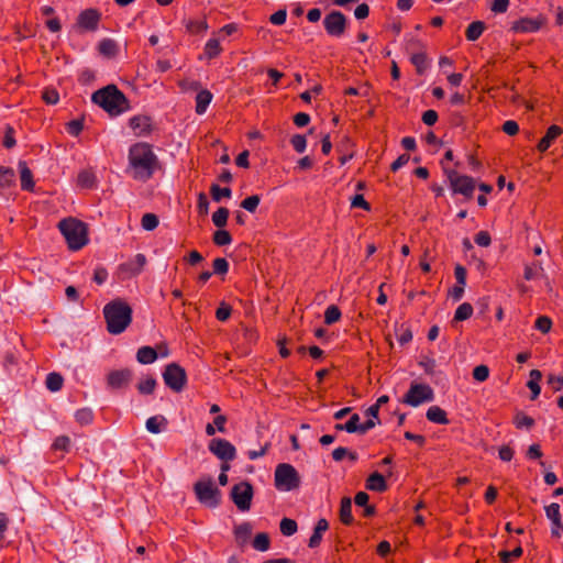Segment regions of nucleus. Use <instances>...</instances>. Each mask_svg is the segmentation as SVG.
Returning a JSON list of instances; mask_svg holds the SVG:
<instances>
[{
	"mask_svg": "<svg viewBox=\"0 0 563 563\" xmlns=\"http://www.w3.org/2000/svg\"><path fill=\"white\" fill-rule=\"evenodd\" d=\"M136 360L141 364H152L157 360V352L151 346H142L137 350Z\"/></svg>",
	"mask_w": 563,
	"mask_h": 563,
	"instance_id": "obj_26",
	"label": "nucleus"
},
{
	"mask_svg": "<svg viewBox=\"0 0 563 563\" xmlns=\"http://www.w3.org/2000/svg\"><path fill=\"white\" fill-rule=\"evenodd\" d=\"M133 372L130 368L114 369L107 375V385L111 389H122L130 385Z\"/></svg>",
	"mask_w": 563,
	"mask_h": 563,
	"instance_id": "obj_14",
	"label": "nucleus"
},
{
	"mask_svg": "<svg viewBox=\"0 0 563 563\" xmlns=\"http://www.w3.org/2000/svg\"><path fill=\"white\" fill-rule=\"evenodd\" d=\"M64 384V378L59 373H49L46 376L45 385L46 388L51 391H58L62 389Z\"/></svg>",
	"mask_w": 563,
	"mask_h": 563,
	"instance_id": "obj_31",
	"label": "nucleus"
},
{
	"mask_svg": "<svg viewBox=\"0 0 563 563\" xmlns=\"http://www.w3.org/2000/svg\"><path fill=\"white\" fill-rule=\"evenodd\" d=\"M426 417L429 421L434 422V423H439V424H448L449 423L446 412L439 406H431L427 410Z\"/></svg>",
	"mask_w": 563,
	"mask_h": 563,
	"instance_id": "obj_24",
	"label": "nucleus"
},
{
	"mask_svg": "<svg viewBox=\"0 0 563 563\" xmlns=\"http://www.w3.org/2000/svg\"><path fill=\"white\" fill-rule=\"evenodd\" d=\"M340 318H341V311L336 306L331 305L325 309L324 322L327 324L335 323L340 320Z\"/></svg>",
	"mask_w": 563,
	"mask_h": 563,
	"instance_id": "obj_44",
	"label": "nucleus"
},
{
	"mask_svg": "<svg viewBox=\"0 0 563 563\" xmlns=\"http://www.w3.org/2000/svg\"><path fill=\"white\" fill-rule=\"evenodd\" d=\"M412 340V332L408 327L401 325L398 333V342L401 345L409 343Z\"/></svg>",
	"mask_w": 563,
	"mask_h": 563,
	"instance_id": "obj_60",
	"label": "nucleus"
},
{
	"mask_svg": "<svg viewBox=\"0 0 563 563\" xmlns=\"http://www.w3.org/2000/svg\"><path fill=\"white\" fill-rule=\"evenodd\" d=\"M279 528L284 536L290 537L297 532L298 526L294 519L284 518L279 523Z\"/></svg>",
	"mask_w": 563,
	"mask_h": 563,
	"instance_id": "obj_41",
	"label": "nucleus"
},
{
	"mask_svg": "<svg viewBox=\"0 0 563 563\" xmlns=\"http://www.w3.org/2000/svg\"><path fill=\"white\" fill-rule=\"evenodd\" d=\"M75 419L80 426L90 424L93 421V412L90 408L78 409Z\"/></svg>",
	"mask_w": 563,
	"mask_h": 563,
	"instance_id": "obj_39",
	"label": "nucleus"
},
{
	"mask_svg": "<svg viewBox=\"0 0 563 563\" xmlns=\"http://www.w3.org/2000/svg\"><path fill=\"white\" fill-rule=\"evenodd\" d=\"M346 18L341 11H331L323 19V25L330 36L340 37L346 29Z\"/></svg>",
	"mask_w": 563,
	"mask_h": 563,
	"instance_id": "obj_12",
	"label": "nucleus"
},
{
	"mask_svg": "<svg viewBox=\"0 0 563 563\" xmlns=\"http://www.w3.org/2000/svg\"><path fill=\"white\" fill-rule=\"evenodd\" d=\"M103 316L108 332L111 334H120L124 332L132 322V308L123 299L117 298L103 307Z\"/></svg>",
	"mask_w": 563,
	"mask_h": 563,
	"instance_id": "obj_2",
	"label": "nucleus"
},
{
	"mask_svg": "<svg viewBox=\"0 0 563 563\" xmlns=\"http://www.w3.org/2000/svg\"><path fill=\"white\" fill-rule=\"evenodd\" d=\"M411 63L415 65L418 74H423L428 67V57L424 53H416L410 57Z\"/></svg>",
	"mask_w": 563,
	"mask_h": 563,
	"instance_id": "obj_40",
	"label": "nucleus"
},
{
	"mask_svg": "<svg viewBox=\"0 0 563 563\" xmlns=\"http://www.w3.org/2000/svg\"><path fill=\"white\" fill-rule=\"evenodd\" d=\"M93 103L101 107L110 115H120L130 109L129 100L114 85H108L91 96Z\"/></svg>",
	"mask_w": 563,
	"mask_h": 563,
	"instance_id": "obj_3",
	"label": "nucleus"
},
{
	"mask_svg": "<svg viewBox=\"0 0 563 563\" xmlns=\"http://www.w3.org/2000/svg\"><path fill=\"white\" fill-rule=\"evenodd\" d=\"M287 18L286 10H278L274 14L271 15L269 21L275 25H282L285 23Z\"/></svg>",
	"mask_w": 563,
	"mask_h": 563,
	"instance_id": "obj_63",
	"label": "nucleus"
},
{
	"mask_svg": "<svg viewBox=\"0 0 563 563\" xmlns=\"http://www.w3.org/2000/svg\"><path fill=\"white\" fill-rule=\"evenodd\" d=\"M209 451L223 462L233 461L236 450L232 443L225 439L216 438L209 442Z\"/></svg>",
	"mask_w": 563,
	"mask_h": 563,
	"instance_id": "obj_13",
	"label": "nucleus"
},
{
	"mask_svg": "<svg viewBox=\"0 0 563 563\" xmlns=\"http://www.w3.org/2000/svg\"><path fill=\"white\" fill-rule=\"evenodd\" d=\"M130 126L139 135L146 134L150 132L151 120L145 115H135L130 119Z\"/></svg>",
	"mask_w": 563,
	"mask_h": 563,
	"instance_id": "obj_20",
	"label": "nucleus"
},
{
	"mask_svg": "<svg viewBox=\"0 0 563 563\" xmlns=\"http://www.w3.org/2000/svg\"><path fill=\"white\" fill-rule=\"evenodd\" d=\"M340 520L345 526H350L354 521V518L352 516V501L351 498L349 497H343L341 499Z\"/></svg>",
	"mask_w": 563,
	"mask_h": 563,
	"instance_id": "obj_21",
	"label": "nucleus"
},
{
	"mask_svg": "<svg viewBox=\"0 0 563 563\" xmlns=\"http://www.w3.org/2000/svg\"><path fill=\"white\" fill-rule=\"evenodd\" d=\"M547 384L552 388L554 393L560 391L563 387V375L555 376L553 374L548 375Z\"/></svg>",
	"mask_w": 563,
	"mask_h": 563,
	"instance_id": "obj_55",
	"label": "nucleus"
},
{
	"mask_svg": "<svg viewBox=\"0 0 563 563\" xmlns=\"http://www.w3.org/2000/svg\"><path fill=\"white\" fill-rule=\"evenodd\" d=\"M229 217V210L227 208H219L213 214H212V222L218 228H223L227 224Z\"/></svg>",
	"mask_w": 563,
	"mask_h": 563,
	"instance_id": "obj_43",
	"label": "nucleus"
},
{
	"mask_svg": "<svg viewBox=\"0 0 563 563\" xmlns=\"http://www.w3.org/2000/svg\"><path fill=\"white\" fill-rule=\"evenodd\" d=\"M117 48V43L111 38H104L99 43V52L107 57L114 56Z\"/></svg>",
	"mask_w": 563,
	"mask_h": 563,
	"instance_id": "obj_38",
	"label": "nucleus"
},
{
	"mask_svg": "<svg viewBox=\"0 0 563 563\" xmlns=\"http://www.w3.org/2000/svg\"><path fill=\"white\" fill-rule=\"evenodd\" d=\"M156 384V379L153 376H146L139 382L136 388L142 395H152L155 390Z\"/></svg>",
	"mask_w": 563,
	"mask_h": 563,
	"instance_id": "obj_32",
	"label": "nucleus"
},
{
	"mask_svg": "<svg viewBox=\"0 0 563 563\" xmlns=\"http://www.w3.org/2000/svg\"><path fill=\"white\" fill-rule=\"evenodd\" d=\"M503 131L508 135H516L519 132V125L514 120H508L503 124Z\"/></svg>",
	"mask_w": 563,
	"mask_h": 563,
	"instance_id": "obj_62",
	"label": "nucleus"
},
{
	"mask_svg": "<svg viewBox=\"0 0 563 563\" xmlns=\"http://www.w3.org/2000/svg\"><path fill=\"white\" fill-rule=\"evenodd\" d=\"M485 30V24L482 21H475L467 26L466 38L468 41H476Z\"/></svg>",
	"mask_w": 563,
	"mask_h": 563,
	"instance_id": "obj_34",
	"label": "nucleus"
},
{
	"mask_svg": "<svg viewBox=\"0 0 563 563\" xmlns=\"http://www.w3.org/2000/svg\"><path fill=\"white\" fill-rule=\"evenodd\" d=\"M444 174L450 183L453 194H461L466 198L473 197L476 187L474 178L466 175H460L456 170L448 167H444Z\"/></svg>",
	"mask_w": 563,
	"mask_h": 563,
	"instance_id": "obj_6",
	"label": "nucleus"
},
{
	"mask_svg": "<svg viewBox=\"0 0 563 563\" xmlns=\"http://www.w3.org/2000/svg\"><path fill=\"white\" fill-rule=\"evenodd\" d=\"M329 529V523L324 518H321L318 520L313 533L309 539V548H317L319 547L321 540H322V533L325 532Z\"/></svg>",
	"mask_w": 563,
	"mask_h": 563,
	"instance_id": "obj_19",
	"label": "nucleus"
},
{
	"mask_svg": "<svg viewBox=\"0 0 563 563\" xmlns=\"http://www.w3.org/2000/svg\"><path fill=\"white\" fill-rule=\"evenodd\" d=\"M253 486L249 482H240L231 489V499L241 511H247L251 508L253 498Z\"/></svg>",
	"mask_w": 563,
	"mask_h": 563,
	"instance_id": "obj_10",
	"label": "nucleus"
},
{
	"mask_svg": "<svg viewBox=\"0 0 563 563\" xmlns=\"http://www.w3.org/2000/svg\"><path fill=\"white\" fill-rule=\"evenodd\" d=\"M542 271H543V268L541 266V263L536 262L532 265H527L525 267V275H523V277L527 280H531V279L537 277L538 272H542Z\"/></svg>",
	"mask_w": 563,
	"mask_h": 563,
	"instance_id": "obj_53",
	"label": "nucleus"
},
{
	"mask_svg": "<svg viewBox=\"0 0 563 563\" xmlns=\"http://www.w3.org/2000/svg\"><path fill=\"white\" fill-rule=\"evenodd\" d=\"M365 486L368 490L377 493H384L388 488L385 477L378 472H374L367 477Z\"/></svg>",
	"mask_w": 563,
	"mask_h": 563,
	"instance_id": "obj_16",
	"label": "nucleus"
},
{
	"mask_svg": "<svg viewBox=\"0 0 563 563\" xmlns=\"http://www.w3.org/2000/svg\"><path fill=\"white\" fill-rule=\"evenodd\" d=\"M194 490L200 503L209 507H217L220 504V490L214 486L212 478L196 482Z\"/></svg>",
	"mask_w": 563,
	"mask_h": 563,
	"instance_id": "obj_7",
	"label": "nucleus"
},
{
	"mask_svg": "<svg viewBox=\"0 0 563 563\" xmlns=\"http://www.w3.org/2000/svg\"><path fill=\"white\" fill-rule=\"evenodd\" d=\"M290 143H291L292 147L295 148V151L298 153H303L307 148V140H306L305 135L295 134L291 137Z\"/></svg>",
	"mask_w": 563,
	"mask_h": 563,
	"instance_id": "obj_51",
	"label": "nucleus"
},
{
	"mask_svg": "<svg viewBox=\"0 0 563 563\" xmlns=\"http://www.w3.org/2000/svg\"><path fill=\"white\" fill-rule=\"evenodd\" d=\"M489 376V368L488 366L482 364V365H477L474 369H473V378L477 382H485Z\"/></svg>",
	"mask_w": 563,
	"mask_h": 563,
	"instance_id": "obj_52",
	"label": "nucleus"
},
{
	"mask_svg": "<svg viewBox=\"0 0 563 563\" xmlns=\"http://www.w3.org/2000/svg\"><path fill=\"white\" fill-rule=\"evenodd\" d=\"M563 132V130L558 126V125H551L545 135L540 140V142L538 143V150L540 152H545L552 144V142L559 136L561 135Z\"/></svg>",
	"mask_w": 563,
	"mask_h": 563,
	"instance_id": "obj_18",
	"label": "nucleus"
},
{
	"mask_svg": "<svg viewBox=\"0 0 563 563\" xmlns=\"http://www.w3.org/2000/svg\"><path fill=\"white\" fill-rule=\"evenodd\" d=\"M473 306L468 302H464L457 307L454 313L453 321H464L472 317L473 314Z\"/></svg>",
	"mask_w": 563,
	"mask_h": 563,
	"instance_id": "obj_35",
	"label": "nucleus"
},
{
	"mask_svg": "<svg viewBox=\"0 0 563 563\" xmlns=\"http://www.w3.org/2000/svg\"><path fill=\"white\" fill-rule=\"evenodd\" d=\"M234 538L240 547H244L252 536V525L250 522H242L234 527Z\"/></svg>",
	"mask_w": 563,
	"mask_h": 563,
	"instance_id": "obj_17",
	"label": "nucleus"
},
{
	"mask_svg": "<svg viewBox=\"0 0 563 563\" xmlns=\"http://www.w3.org/2000/svg\"><path fill=\"white\" fill-rule=\"evenodd\" d=\"M168 424L167 419L164 416H153L146 420V429L151 433L162 432Z\"/></svg>",
	"mask_w": 563,
	"mask_h": 563,
	"instance_id": "obj_28",
	"label": "nucleus"
},
{
	"mask_svg": "<svg viewBox=\"0 0 563 563\" xmlns=\"http://www.w3.org/2000/svg\"><path fill=\"white\" fill-rule=\"evenodd\" d=\"M534 328L545 334V333L550 332V330L552 328V321L547 316H540L536 320Z\"/></svg>",
	"mask_w": 563,
	"mask_h": 563,
	"instance_id": "obj_49",
	"label": "nucleus"
},
{
	"mask_svg": "<svg viewBox=\"0 0 563 563\" xmlns=\"http://www.w3.org/2000/svg\"><path fill=\"white\" fill-rule=\"evenodd\" d=\"M252 545L255 550L265 552L271 547V539L266 532H260L253 539Z\"/></svg>",
	"mask_w": 563,
	"mask_h": 563,
	"instance_id": "obj_33",
	"label": "nucleus"
},
{
	"mask_svg": "<svg viewBox=\"0 0 563 563\" xmlns=\"http://www.w3.org/2000/svg\"><path fill=\"white\" fill-rule=\"evenodd\" d=\"M21 187L24 190H32L34 187L32 172L23 161L19 162Z\"/></svg>",
	"mask_w": 563,
	"mask_h": 563,
	"instance_id": "obj_23",
	"label": "nucleus"
},
{
	"mask_svg": "<svg viewBox=\"0 0 563 563\" xmlns=\"http://www.w3.org/2000/svg\"><path fill=\"white\" fill-rule=\"evenodd\" d=\"M542 378V373L539 369H532L530 372V379L527 383V387L531 390V400H534L540 395V380Z\"/></svg>",
	"mask_w": 563,
	"mask_h": 563,
	"instance_id": "obj_25",
	"label": "nucleus"
},
{
	"mask_svg": "<svg viewBox=\"0 0 563 563\" xmlns=\"http://www.w3.org/2000/svg\"><path fill=\"white\" fill-rule=\"evenodd\" d=\"M232 309L225 303H221L216 311V317L219 321H225L230 318Z\"/></svg>",
	"mask_w": 563,
	"mask_h": 563,
	"instance_id": "obj_57",
	"label": "nucleus"
},
{
	"mask_svg": "<svg viewBox=\"0 0 563 563\" xmlns=\"http://www.w3.org/2000/svg\"><path fill=\"white\" fill-rule=\"evenodd\" d=\"M84 129L82 120H73L68 123L67 131L69 134L77 136Z\"/></svg>",
	"mask_w": 563,
	"mask_h": 563,
	"instance_id": "obj_61",
	"label": "nucleus"
},
{
	"mask_svg": "<svg viewBox=\"0 0 563 563\" xmlns=\"http://www.w3.org/2000/svg\"><path fill=\"white\" fill-rule=\"evenodd\" d=\"M261 202V197L258 195H253L247 197L241 202V207L246 211L253 213L256 211L258 205Z\"/></svg>",
	"mask_w": 563,
	"mask_h": 563,
	"instance_id": "obj_46",
	"label": "nucleus"
},
{
	"mask_svg": "<svg viewBox=\"0 0 563 563\" xmlns=\"http://www.w3.org/2000/svg\"><path fill=\"white\" fill-rule=\"evenodd\" d=\"M213 241L217 245L223 246L232 241L231 234L225 230H218L213 233Z\"/></svg>",
	"mask_w": 563,
	"mask_h": 563,
	"instance_id": "obj_48",
	"label": "nucleus"
},
{
	"mask_svg": "<svg viewBox=\"0 0 563 563\" xmlns=\"http://www.w3.org/2000/svg\"><path fill=\"white\" fill-rule=\"evenodd\" d=\"M77 181L81 188H86V189H91V188L96 187V184H97L96 176L90 170H81L78 174Z\"/></svg>",
	"mask_w": 563,
	"mask_h": 563,
	"instance_id": "obj_30",
	"label": "nucleus"
},
{
	"mask_svg": "<svg viewBox=\"0 0 563 563\" xmlns=\"http://www.w3.org/2000/svg\"><path fill=\"white\" fill-rule=\"evenodd\" d=\"M522 555V548L517 547L512 551H501L499 553L500 561L503 563H510L512 558H520Z\"/></svg>",
	"mask_w": 563,
	"mask_h": 563,
	"instance_id": "obj_54",
	"label": "nucleus"
},
{
	"mask_svg": "<svg viewBox=\"0 0 563 563\" xmlns=\"http://www.w3.org/2000/svg\"><path fill=\"white\" fill-rule=\"evenodd\" d=\"M369 14V7L366 3L358 4L354 10V15L357 20H363Z\"/></svg>",
	"mask_w": 563,
	"mask_h": 563,
	"instance_id": "obj_64",
	"label": "nucleus"
},
{
	"mask_svg": "<svg viewBox=\"0 0 563 563\" xmlns=\"http://www.w3.org/2000/svg\"><path fill=\"white\" fill-rule=\"evenodd\" d=\"M100 13L95 9H86L78 16V25L85 30H96Z\"/></svg>",
	"mask_w": 563,
	"mask_h": 563,
	"instance_id": "obj_15",
	"label": "nucleus"
},
{
	"mask_svg": "<svg viewBox=\"0 0 563 563\" xmlns=\"http://www.w3.org/2000/svg\"><path fill=\"white\" fill-rule=\"evenodd\" d=\"M158 225V218L154 213H145L142 218V227L146 231H152Z\"/></svg>",
	"mask_w": 563,
	"mask_h": 563,
	"instance_id": "obj_50",
	"label": "nucleus"
},
{
	"mask_svg": "<svg viewBox=\"0 0 563 563\" xmlns=\"http://www.w3.org/2000/svg\"><path fill=\"white\" fill-rule=\"evenodd\" d=\"M146 264L145 255L139 253L133 258L119 265L117 269V277L119 280H126L139 275L144 265Z\"/></svg>",
	"mask_w": 563,
	"mask_h": 563,
	"instance_id": "obj_11",
	"label": "nucleus"
},
{
	"mask_svg": "<svg viewBox=\"0 0 563 563\" xmlns=\"http://www.w3.org/2000/svg\"><path fill=\"white\" fill-rule=\"evenodd\" d=\"M221 52L220 42L217 38H210L205 45V53L209 58L218 56Z\"/></svg>",
	"mask_w": 563,
	"mask_h": 563,
	"instance_id": "obj_45",
	"label": "nucleus"
},
{
	"mask_svg": "<svg viewBox=\"0 0 563 563\" xmlns=\"http://www.w3.org/2000/svg\"><path fill=\"white\" fill-rule=\"evenodd\" d=\"M229 264L225 258L218 257L213 261V273L218 275H223L228 272Z\"/></svg>",
	"mask_w": 563,
	"mask_h": 563,
	"instance_id": "obj_56",
	"label": "nucleus"
},
{
	"mask_svg": "<svg viewBox=\"0 0 563 563\" xmlns=\"http://www.w3.org/2000/svg\"><path fill=\"white\" fill-rule=\"evenodd\" d=\"M540 26H541L540 21L525 18V19H520L519 21H517L514 24V30L517 32L529 33V32H537L540 29Z\"/></svg>",
	"mask_w": 563,
	"mask_h": 563,
	"instance_id": "obj_22",
	"label": "nucleus"
},
{
	"mask_svg": "<svg viewBox=\"0 0 563 563\" xmlns=\"http://www.w3.org/2000/svg\"><path fill=\"white\" fill-rule=\"evenodd\" d=\"M15 183V172L10 167L0 166V189L11 187Z\"/></svg>",
	"mask_w": 563,
	"mask_h": 563,
	"instance_id": "obj_29",
	"label": "nucleus"
},
{
	"mask_svg": "<svg viewBox=\"0 0 563 563\" xmlns=\"http://www.w3.org/2000/svg\"><path fill=\"white\" fill-rule=\"evenodd\" d=\"M514 423L518 429H530L534 424V420L523 412H517L514 418Z\"/></svg>",
	"mask_w": 563,
	"mask_h": 563,
	"instance_id": "obj_42",
	"label": "nucleus"
},
{
	"mask_svg": "<svg viewBox=\"0 0 563 563\" xmlns=\"http://www.w3.org/2000/svg\"><path fill=\"white\" fill-rule=\"evenodd\" d=\"M165 385L175 393H180L187 384V374L184 367L177 363L166 365L163 372Z\"/></svg>",
	"mask_w": 563,
	"mask_h": 563,
	"instance_id": "obj_8",
	"label": "nucleus"
},
{
	"mask_svg": "<svg viewBox=\"0 0 563 563\" xmlns=\"http://www.w3.org/2000/svg\"><path fill=\"white\" fill-rule=\"evenodd\" d=\"M478 246H488L492 242L490 234L487 231H479L474 238Z\"/></svg>",
	"mask_w": 563,
	"mask_h": 563,
	"instance_id": "obj_58",
	"label": "nucleus"
},
{
	"mask_svg": "<svg viewBox=\"0 0 563 563\" xmlns=\"http://www.w3.org/2000/svg\"><path fill=\"white\" fill-rule=\"evenodd\" d=\"M70 446H71L70 438L67 435H59L54 440L51 449H52V451H55V452L62 451L64 453H67V452H69Z\"/></svg>",
	"mask_w": 563,
	"mask_h": 563,
	"instance_id": "obj_36",
	"label": "nucleus"
},
{
	"mask_svg": "<svg viewBox=\"0 0 563 563\" xmlns=\"http://www.w3.org/2000/svg\"><path fill=\"white\" fill-rule=\"evenodd\" d=\"M433 399L434 391L429 385L413 383L405 395L404 402L412 407H418L419 405L430 402Z\"/></svg>",
	"mask_w": 563,
	"mask_h": 563,
	"instance_id": "obj_9",
	"label": "nucleus"
},
{
	"mask_svg": "<svg viewBox=\"0 0 563 563\" xmlns=\"http://www.w3.org/2000/svg\"><path fill=\"white\" fill-rule=\"evenodd\" d=\"M361 426V418L357 413H353L350 419L344 423L345 431L349 433H358Z\"/></svg>",
	"mask_w": 563,
	"mask_h": 563,
	"instance_id": "obj_47",
	"label": "nucleus"
},
{
	"mask_svg": "<svg viewBox=\"0 0 563 563\" xmlns=\"http://www.w3.org/2000/svg\"><path fill=\"white\" fill-rule=\"evenodd\" d=\"M58 229L67 242V246H86L90 241L88 225L76 218L69 217L59 221Z\"/></svg>",
	"mask_w": 563,
	"mask_h": 563,
	"instance_id": "obj_4",
	"label": "nucleus"
},
{
	"mask_svg": "<svg viewBox=\"0 0 563 563\" xmlns=\"http://www.w3.org/2000/svg\"><path fill=\"white\" fill-rule=\"evenodd\" d=\"M210 194L216 202H220L223 198H231L232 196V191L229 187L221 188L217 184L211 185Z\"/></svg>",
	"mask_w": 563,
	"mask_h": 563,
	"instance_id": "obj_37",
	"label": "nucleus"
},
{
	"mask_svg": "<svg viewBox=\"0 0 563 563\" xmlns=\"http://www.w3.org/2000/svg\"><path fill=\"white\" fill-rule=\"evenodd\" d=\"M43 99L47 104H56L59 100V95L55 89H45L43 91Z\"/></svg>",
	"mask_w": 563,
	"mask_h": 563,
	"instance_id": "obj_59",
	"label": "nucleus"
},
{
	"mask_svg": "<svg viewBox=\"0 0 563 563\" xmlns=\"http://www.w3.org/2000/svg\"><path fill=\"white\" fill-rule=\"evenodd\" d=\"M126 173L135 180L146 181L159 167L152 147L146 143H136L129 150Z\"/></svg>",
	"mask_w": 563,
	"mask_h": 563,
	"instance_id": "obj_1",
	"label": "nucleus"
},
{
	"mask_svg": "<svg viewBox=\"0 0 563 563\" xmlns=\"http://www.w3.org/2000/svg\"><path fill=\"white\" fill-rule=\"evenodd\" d=\"M275 487L278 490H294L300 486V476L297 470L288 463H282L276 466L274 474Z\"/></svg>",
	"mask_w": 563,
	"mask_h": 563,
	"instance_id": "obj_5",
	"label": "nucleus"
},
{
	"mask_svg": "<svg viewBox=\"0 0 563 563\" xmlns=\"http://www.w3.org/2000/svg\"><path fill=\"white\" fill-rule=\"evenodd\" d=\"M211 100L212 93L209 90L203 89L199 91L196 96V112L198 114H203L208 106L210 104Z\"/></svg>",
	"mask_w": 563,
	"mask_h": 563,
	"instance_id": "obj_27",
	"label": "nucleus"
}]
</instances>
